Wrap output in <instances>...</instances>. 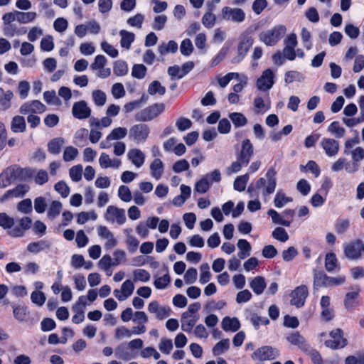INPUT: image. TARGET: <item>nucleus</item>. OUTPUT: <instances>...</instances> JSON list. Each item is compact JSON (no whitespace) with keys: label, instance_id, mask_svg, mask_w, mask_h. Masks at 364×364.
<instances>
[{"label":"nucleus","instance_id":"31","mask_svg":"<svg viewBox=\"0 0 364 364\" xmlns=\"http://www.w3.org/2000/svg\"><path fill=\"white\" fill-rule=\"evenodd\" d=\"M119 36L121 37L120 45L122 48L129 50L135 39L134 33L126 30H121Z\"/></svg>","mask_w":364,"mask_h":364},{"label":"nucleus","instance_id":"26","mask_svg":"<svg viewBox=\"0 0 364 364\" xmlns=\"http://www.w3.org/2000/svg\"><path fill=\"white\" fill-rule=\"evenodd\" d=\"M198 319L199 317L198 315H191L183 312L181 318V329L187 333L191 332Z\"/></svg>","mask_w":364,"mask_h":364},{"label":"nucleus","instance_id":"23","mask_svg":"<svg viewBox=\"0 0 364 364\" xmlns=\"http://www.w3.org/2000/svg\"><path fill=\"white\" fill-rule=\"evenodd\" d=\"M287 341L291 345L297 346L304 353L309 350L311 346L304 337L298 332L289 334L287 336Z\"/></svg>","mask_w":364,"mask_h":364},{"label":"nucleus","instance_id":"27","mask_svg":"<svg viewBox=\"0 0 364 364\" xmlns=\"http://www.w3.org/2000/svg\"><path fill=\"white\" fill-rule=\"evenodd\" d=\"M149 168L151 177L158 181L164 174V164L161 159H155L151 162Z\"/></svg>","mask_w":364,"mask_h":364},{"label":"nucleus","instance_id":"22","mask_svg":"<svg viewBox=\"0 0 364 364\" xmlns=\"http://www.w3.org/2000/svg\"><path fill=\"white\" fill-rule=\"evenodd\" d=\"M22 114L30 113H43L46 111V106L38 100H33L22 105L19 109Z\"/></svg>","mask_w":364,"mask_h":364},{"label":"nucleus","instance_id":"52","mask_svg":"<svg viewBox=\"0 0 364 364\" xmlns=\"http://www.w3.org/2000/svg\"><path fill=\"white\" fill-rule=\"evenodd\" d=\"M118 197L121 200L129 203L132 200V195L129 188L125 185H122L118 188Z\"/></svg>","mask_w":364,"mask_h":364},{"label":"nucleus","instance_id":"54","mask_svg":"<svg viewBox=\"0 0 364 364\" xmlns=\"http://www.w3.org/2000/svg\"><path fill=\"white\" fill-rule=\"evenodd\" d=\"M200 274L199 282L201 284L208 283L211 278L210 267L208 263L202 264L200 267Z\"/></svg>","mask_w":364,"mask_h":364},{"label":"nucleus","instance_id":"40","mask_svg":"<svg viewBox=\"0 0 364 364\" xmlns=\"http://www.w3.org/2000/svg\"><path fill=\"white\" fill-rule=\"evenodd\" d=\"M62 208L63 205L60 201L53 200L50 204L47 211L48 218L50 220H53L60 215Z\"/></svg>","mask_w":364,"mask_h":364},{"label":"nucleus","instance_id":"19","mask_svg":"<svg viewBox=\"0 0 364 364\" xmlns=\"http://www.w3.org/2000/svg\"><path fill=\"white\" fill-rule=\"evenodd\" d=\"M30 187L27 184H19L15 188L8 190L4 195L0 197V202L5 203L8 200L14 198L23 197L28 192Z\"/></svg>","mask_w":364,"mask_h":364},{"label":"nucleus","instance_id":"7","mask_svg":"<svg viewBox=\"0 0 364 364\" xmlns=\"http://www.w3.org/2000/svg\"><path fill=\"white\" fill-rule=\"evenodd\" d=\"M345 256L349 259H358L364 252V242L360 240L351 241L343 245Z\"/></svg>","mask_w":364,"mask_h":364},{"label":"nucleus","instance_id":"25","mask_svg":"<svg viewBox=\"0 0 364 364\" xmlns=\"http://www.w3.org/2000/svg\"><path fill=\"white\" fill-rule=\"evenodd\" d=\"M253 154V146L249 139H245L242 142V149L238 159L245 165H247Z\"/></svg>","mask_w":364,"mask_h":364},{"label":"nucleus","instance_id":"13","mask_svg":"<svg viewBox=\"0 0 364 364\" xmlns=\"http://www.w3.org/2000/svg\"><path fill=\"white\" fill-rule=\"evenodd\" d=\"M221 16L225 21L242 23L245 19V13L240 8L225 6L221 10Z\"/></svg>","mask_w":364,"mask_h":364},{"label":"nucleus","instance_id":"32","mask_svg":"<svg viewBox=\"0 0 364 364\" xmlns=\"http://www.w3.org/2000/svg\"><path fill=\"white\" fill-rule=\"evenodd\" d=\"M14 94L11 90H4L0 87V109L6 110L11 107Z\"/></svg>","mask_w":364,"mask_h":364},{"label":"nucleus","instance_id":"18","mask_svg":"<svg viewBox=\"0 0 364 364\" xmlns=\"http://www.w3.org/2000/svg\"><path fill=\"white\" fill-rule=\"evenodd\" d=\"M134 290V284L131 279L125 280L119 289H116L113 291L114 296L120 301H125L132 296Z\"/></svg>","mask_w":364,"mask_h":364},{"label":"nucleus","instance_id":"64","mask_svg":"<svg viewBox=\"0 0 364 364\" xmlns=\"http://www.w3.org/2000/svg\"><path fill=\"white\" fill-rule=\"evenodd\" d=\"M210 187V182L204 176L196 183L195 191L200 193H206Z\"/></svg>","mask_w":364,"mask_h":364},{"label":"nucleus","instance_id":"34","mask_svg":"<svg viewBox=\"0 0 364 364\" xmlns=\"http://www.w3.org/2000/svg\"><path fill=\"white\" fill-rule=\"evenodd\" d=\"M37 13L35 11H17V22L22 24H27L33 22L37 18Z\"/></svg>","mask_w":364,"mask_h":364},{"label":"nucleus","instance_id":"10","mask_svg":"<svg viewBox=\"0 0 364 364\" xmlns=\"http://www.w3.org/2000/svg\"><path fill=\"white\" fill-rule=\"evenodd\" d=\"M346 343V339L343 337V331L340 328L332 330L329 333V338L324 341L325 346L331 349L342 348Z\"/></svg>","mask_w":364,"mask_h":364},{"label":"nucleus","instance_id":"3","mask_svg":"<svg viewBox=\"0 0 364 364\" xmlns=\"http://www.w3.org/2000/svg\"><path fill=\"white\" fill-rule=\"evenodd\" d=\"M105 220L111 224L122 225L127 222L125 210L116 205H109L104 213Z\"/></svg>","mask_w":364,"mask_h":364},{"label":"nucleus","instance_id":"37","mask_svg":"<svg viewBox=\"0 0 364 364\" xmlns=\"http://www.w3.org/2000/svg\"><path fill=\"white\" fill-rule=\"evenodd\" d=\"M129 349L128 346L124 345L119 346L116 348L115 355L120 359L129 360L134 358L136 354V353L129 350Z\"/></svg>","mask_w":364,"mask_h":364},{"label":"nucleus","instance_id":"57","mask_svg":"<svg viewBox=\"0 0 364 364\" xmlns=\"http://www.w3.org/2000/svg\"><path fill=\"white\" fill-rule=\"evenodd\" d=\"M92 97L96 106L102 107L105 105L107 95L103 91L100 90H94L92 93Z\"/></svg>","mask_w":364,"mask_h":364},{"label":"nucleus","instance_id":"45","mask_svg":"<svg viewBox=\"0 0 364 364\" xmlns=\"http://www.w3.org/2000/svg\"><path fill=\"white\" fill-rule=\"evenodd\" d=\"M230 348V340L223 339L218 342L213 348L214 355H220L226 352Z\"/></svg>","mask_w":364,"mask_h":364},{"label":"nucleus","instance_id":"2","mask_svg":"<svg viewBox=\"0 0 364 364\" xmlns=\"http://www.w3.org/2000/svg\"><path fill=\"white\" fill-rule=\"evenodd\" d=\"M287 28L283 25H277L271 29L262 32L259 40L268 46L276 45L282 37L286 33Z\"/></svg>","mask_w":364,"mask_h":364},{"label":"nucleus","instance_id":"9","mask_svg":"<svg viewBox=\"0 0 364 364\" xmlns=\"http://www.w3.org/2000/svg\"><path fill=\"white\" fill-rule=\"evenodd\" d=\"M275 73L270 68L264 70L256 80V87L258 90L268 92L275 82Z\"/></svg>","mask_w":364,"mask_h":364},{"label":"nucleus","instance_id":"58","mask_svg":"<svg viewBox=\"0 0 364 364\" xmlns=\"http://www.w3.org/2000/svg\"><path fill=\"white\" fill-rule=\"evenodd\" d=\"M43 99L48 104L51 105L60 106L61 105V101L54 90L45 92L43 93Z\"/></svg>","mask_w":364,"mask_h":364},{"label":"nucleus","instance_id":"16","mask_svg":"<svg viewBox=\"0 0 364 364\" xmlns=\"http://www.w3.org/2000/svg\"><path fill=\"white\" fill-rule=\"evenodd\" d=\"M320 146L325 154L329 158L336 157L339 151V142L333 138L323 137L320 142Z\"/></svg>","mask_w":364,"mask_h":364},{"label":"nucleus","instance_id":"33","mask_svg":"<svg viewBox=\"0 0 364 364\" xmlns=\"http://www.w3.org/2000/svg\"><path fill=\"white\" fill-rule=\"evenodd\" d=\"M250 286L256 294L259 295L266 287L265 279L261 276H257L250 282Z\"/></svg>","mask_w":364,"mask_h":364},{"label":"nucleus","instance_id":"21","mask_svg":"<svg viewBox=\"0 0 364 364\" xmlns=\"http://www.w3.org/2000/svg\"><path fill=\"white\" fill-rule=\"evenodd\" d=\"M127 159L137 168L144 166L146 155L144 151L138 148L130 149L127 154Z\"/></svg>","mask_w":364,"mask_h":364},{"label":"nucleus","instance_id":"30","mask_svg":"<svg viewBox=\"0 0 364 364\" xmlns=\"http://www.w3.org/2000/svg\"><path fill=\"white\" fill-rule=\"evenodd\" d=\"M237 247L239 249L237 256L240 259H243L250 255L252 248L247 240L240 239L237 241Z\"/></svg>","mask_w":364,"mask_h":364},{"label":"nucleus","instance_id":"35","mask_svg":"<svg viewBox=\"0 0 364 364\" xmlns=\"http://www.w3.org/2000/svg\"><path fill=\"white\" fill-rule=\"evenodd\" d=\"M327 131L336 138L341 139L346 135V129L341 126L339 122L334 121L331 122L327 128Z\"/></svg>","mask_w":364,"mask_h":364},{"label":"nucleus","instance_id":"53","mask_svg":"<svg viewBox=\"0 0 364 364\" xmlns=\"http://www.w3.org/2000/svg\"><path fill=\"white\" fill-rule=\"evenodd\" d=\"M171 282V277L168 273L162 277L155 278L154 285L157 289H165L168 287Z\"/></svg>","mask_w":364,"mask_h":364},{"label":"nucleus","instance_id":"41","mask_svg":"<svg viewBox=\"0 0 364 364\" xmlns=\"http://www.w3.org/2000/svg\"><path fill=\"white\" fill-rule=\"evenodd\" d=\"M178 46L174 41H169L167 43H162L158 47V51L161 55H165L168 53H174L178 50Z\"/></svg>","mask_w":364,"mask_h":364},{"label":"nucleus","instance_id":"5","mask_svg":"<svg viewBox=\"0 0 364 364\" xmlns=\"http://www.w3.org/2000/svg\"><path fill=\"white\" fill-rule=\"evenodd\" d=\"M23 170L21 168L10 166L0 173V189H4L13 183L22 174Z\"/></svg>","mask_w":364,"mask_h":364},{"label":"nucleus","instance_id":"49","mask_svg":"<svg viewBox=\"0 0 364 364\" xmlns=\"http://www.w3.org/2000/svg\"><path fill=\"white\" fill-rule=\"evenodd\" d=\"M148 92L151 95L157 94L159 95H164L166 92V88L161 85L159 81L154 80L149 84L148 87Z\"/></svg>","mask_w":364,"mask_h":364},{"label":"nucleus","instance_id":"36","mask_svg":"<svg viewBox=\"0 0 364 364\" xmlns=\"http://www.w3.org/2000/svg\"><path fill=\"white\" fill-rule=\"evenodd\" d=\"M26 124L25 119L22 116H15L11 121V129L13 132H23L26 130Z\"/></svg>","mask_w":364,"mask_h":364},{"label":"nucleus","instance_id":"39","mask_svg":"<svg viewBox=\"0 0 364 364\" xmlns=\"http://www.w3.org/2000/svg\"><path fill=\"white\" fill-rule=\"evenodd\" d=\"M88 130L85 128H80L75 132L73 138V143L78 146H83L86 144Z\"/></svg>","mask_w":364,"mask_h":364},{"label":"nucleus","instance_id":"11","mask_svg":"<svg viewBox=\"0 0 364 364\" xmlns=\"http://www.w3.org/2000/svg\"><path fill=\"white\" fill-rule=\"evenodd\" d=\"M309 295V290L306 285L296 287L290 294V303L296 308L302 307Z\"/></svg>","mask_w":364,"mask_h":364},{"label":"nucleus","instance_id":"20","mask_svg":"<svg viewBox=\"0 0 364 364\" xmlns=\"http://www.w3.org/2000/svg\"><path fill=\"white\" fill-rule=\"evenodd\" d=\"M72 114L74 117L78 119L89 118L91 115V109L85 101H79L73 104Z\"/></svg>","mask_w":364,"mask_h":364},{"label":"nucleus","instance_id":"6","mask_svg":"<svg viewBox=\"0 0 364 364\" xmlns=\"http://www.w3.org/2000/svg\"><path fill=\"white\" fill-rule=\"evenodd\" d=\"M165 105L163 103H156L149 106L136 114V119L141 122L150 121L164 112Z\"/></svg>","mask_w":364,"mask_h":364},{"label":"nucleus","instance_id":"50","mask_svg":"<svg viewBox=\"0 0 364 364\" xmlns=\"http://www.w3.org/2000/svg\"><path fill=\"white\" fill-rule=\"evenodd\" d=\"M77 149L73 146H66L63 151V159L65 162L74 161L78 156Z\"/></svg>","mask_w":364,"mask_h":364},{"label":"nucleus","instance_id":"46","mask_svg":"<svg viewBox=\"0 0 364 364\" xmlns=\"http://www.w3.org/2000/svg\"><path fill=\"white\" fill-rule=\"evenodd\" d=\"M304 80V76L301 73L296 70L287 71L284 74V82L287 84H290L294 82H302Z\"/></svg>","mask_w":364,"mask_h":364},{"label":"nucleus","instance_id":"14","mask_svg":"<svg viewBox=\"0 0 364 364\" xmlns=\"http://www.w3.org/2000/svg\"><path fill=\"white\" fill-rule=\"evenodd\" d=\"M253 43V39L248 35H242L237 47V55L232 59V63H239L247 55L250 48Z\"/></svg>","mask_w":364,"mask_h":364},{"label":"nucleus","instance_id":"63","mask_svg":"<svg viewBox=\"0 0 364 364\" xmlns=\"http://www.w3.org/2000/svg\"><path fill=\"white\" fill-rule=\"evenodd\" d=\"M272 235L275 240L282 242H284L289 240V235L283 228H276L273 230Z\"/></svg>","mask_w":364,"mask_h":364},{"label":"nucleus","instance_id":"56","mask_svg":"<svg viewBox=\"0 0 364 364\" xmlns=\"http://www.w3.org/2000/svg\"><path fill=\"white\" fill-rule=\"evenodd\" d=\"M114 73L117 76H124L128 73V66L126 62L123 60H117L114 63Z\"/></svg>","mask_w":364,"mask_h":364},{"label":"nucleus","instance_id":"60","mask_svg":"<svg viewBox=\"0 0 364 364\" xmlns=\"http://www.w3.org/2000/svg\"><path fill=\"white\" fill-rule=\"evenodd\" d=\"M31 300L36 306H42L46 301V296L41 291H33L31 294Z\"/></svg>","mask_w":364,"mask_h":364},{"label":"nucleus","instance_id":"44","mask_svg":"<svg viewBox=\"0 0 364 364\" xmlns=\"http://www.w3.org/2000/svg\"><path fill=\"white\" fill-rule=\"evenodd\" d=\"M291 201L292 198L291 197L287 196L280 191H277L274 199V205L277 208H281Z\"/></svg>","mask_w":364,"mask_h":364},{"label":"nucleus","instance_id":"59","mask_svg":"<svg viewBox=\"0 0 364 364\" xmlns=\"http://www.w3.org/2000/svg\"><path fill=\"white\" fill-rule=\"evenodd\" d=\"M248 318L256 328L261 325H267L269 323L267 317L260 316L255 313L250 314Z\"/></svg>","mask_w":364,"mask_h":364},{"label":"nucleus","instance_id":"15","mask_svg":"<svg viewBox=\"0 0 364 364\" xmlns=\"http://www.w3.org/2000/svg\"><path fill=\"white\" fill-rule=\"evenodd\" d=\"M127 129L125 127H116L107 136L105 140L100 144L101 149H107L112 146V141H118L124 139L127 134Z\"/></svg>","mask_w":364,"mask_h":364},{"label":"nucleus","instance_id":"12","mask_svg":"<svg viewBox=\"0 0 364 364\" xmlns=\"http://www.w3.org/2000/svg\"><path fill=\"white\" fill-rule=\"evenodd\" d=\"M97 235L102 240H105L104 247L106 250H111L117 245V239L114 233L106 226L99 225L97 228Z\"/></svg>","mask_w":364,"mask_h":364},{"label":"nucleus","instance_id":"28","mask_svg":"<svg viewBox=\"0 0 364 364\" xmlns=\"http://www.w3.org/2000/svg\"><path fill=\"white\" fill-rule=\"evenodd\" d=\"M270 105L271 103L269 97L264 100L261 96H257L253 102L255 112L259 114L267 112L270 109Z\"/></svg>","mask_w":364,"mask_h":364},{"label":"nucleus","instance_id":"8","mask_svg":"<svg viewBox=\"0 0 364 364\" xmlns=\"http://www.w3.org/2000/svg\"><path fill=\"white\" fill-rule=\"evenodd\" d=\"M279 355V350L277 348L264 346L257 348L252 355L253 360L264 361L274 360Z\"/></svg>","mask_w":364,"mask_h":364},{"label":"nucleus","instance_id":"48","mask_svg":"<svg viewBox=\"0 0 364 364\" xmlns=\"http://www.w3.org/2000/svg\"><path fill=\"white\" fill-rule=\"evenodd\" d=\"M229 118L235 127L245 126L247 123L245 116L240 112H232L229 114Z\"/></svg>","mask_w":364,"mask_h":364},{"label":"nucleus","instance_id":"29","mask_svg":"<svg viewBox=\"0 0 364 364\" xmlns=\"http://www.w3.org/2000/svg\"><path fill=\"white\" fill-rule=\"evenodd\" d=\"M221 326L225 331L235 332L240 328V323L236 317L225 316L223 318Z\"/></svg>","mask_w":364,"mask_h":364},{"label":"nucleus","instance_id":"4","mask_svg":"<svg viewBox=\"0 0 364 364\" xmlns=\"http://www.w3.org/2000/svg\"><path fill=\"white\" fill-rule=\"evenodd\" d=\"M150 129L145 124H136L132 126L129 130V138L136 144H144L148 139Z\"/></svg>","mask_w":364,"mask_h":364},{"label":"nucleus","instance_id":"47","mask_svg":"<svg viewBox=\"0 0 364 364\" xmlns=\"http://www.w3.org/2000/svg\"><path fill=\"white\" fill-rule=\"evenodd\" d=\"M249 178L248 173L237 176L233 183L234 189L239 192L245 191Z\"/></svg>","mask_w":364,"mask_h":364},{"label":"nucleus","instance_id":"24","mask_svg":"<svg viewBox=\"0 0 364 364\" xmlns=\"http://www.w3.org/2000/svg\"><path fill=\"white\" fill-rule=\"evenodd\" d=\"M99 164L102 168H119L122 165V161L117 158L111 159L107 154L102 152L99 158Z\"/></svg>","mask_w":364,"mask_h":364},{"label":"nucleus","instance_id":"62","mask_svg":"<svg viewBox=\"0 0 364 364\" xmlns=\"http://www.w3.org/2000/svg\"><path fill=\"white\" fill-rule=\"evenodd\" d=\"M82 166L80 164L75 165L70 168L69 171V175L72 181L78 182L82 178Z\"/></svg>","mask_w":364,"mask_h":364},{"label":"nucleus","instance_id":"51","mask_svg":"<svg viewBox=\"0 0 364 364\" xmlns=\"http://www.w3.org/2000/svg\"><path fill=\"white\" fill-rule=\"evenodd\" d=\"M267 214L271 217L272 222L275 224H279L285 227H289L291 222L284 219L276 210L270 209L268 210Z\"/></svg>","mask_w":364,"mask_h":364},{"label":"nucleus","instance_id":"17","mask_svg":"<svg viewBox=\"0 0 364 364\" xmlns=\"http://www.w3.org/2000/svg\"><path fill=\"white\" fill-rule=\"evenodd\" d=\"M150 314L155 315V317L159 320H164L168 318L171 312L169 306H161L157 301H151L147 307Z\"/></svg>","mask_w":364,"mask_h":364},{"label":"nucleus","instance_id":"55","mask_svg":"<svg viewBox=\"0 0 364 364\" xmlns=\"http://www.w3.org/2000/svg\"><path fill=\"white\" fill-rule=\"evenodd\" d=\"M134 281L147 282L150 280L151 275L148 271L144 269H136L133 271Z\"/></svg>","mask_w":364,"mask_h":364},{"label":"nucleus","instance_id":"42","mask_svg":"<svg viewBox=\"0 0 364 364\" xmlns=\"http://www.w3.org/2000/svg\"><path fill=\"white\" fill-rule=\"evenodd\" d=\"M97 219V214L94 210L89 212H80L77 215V223L83 225L89 220L95 221Z\"/></svg>","mask_w":364,"mask_h":364},{"label":"nucleus","instance_id":"43","mask_svg":"<svg viewBox=\"0 0 364 364\" xmlns=\"http://www.w3.org/2000/svg\"><path fill=\"white\" fill-rule=\"evenodd\" d=\"M50 247V244L44 240H41L38 242H31L27 246V250L30 252L38 253L41 252L46 249H48Z\"/></svg>","mask_w":364,"mask_h":364},{"label":"nucleus","instance_id":"61","mask_svg":"<svg viewBox=\"0 0 364 364\" xmlns=\"http://www.w3.org/2000/svg\"><path fill=\"white\" fill-rule=\"evenodd\" d=\"M102 50L112 58H115L118 56L119 52L113 46L109 44L108 42L103 41L100 43Z\"/></svg>","mask_w":364,"mask_h":364},{"label":"nucleus","instance_id":"1","mask_svg":"<svg viewBox=\"0 0 364 364\" xmlns=\"http://www.w3.org/2000/svg\"><path fill=\"white\" fill-rule=\"evenodd\" d=\"M276 172L273 168H269L265 174L264 177L259 178L255 183V189L259 191L262 195L264 197L272 194L274 192L277 181ZM248 193L252 194L255 190L252 186H249L247 189Z\"/></svg>","mask_w":364,"mask_h":364},{"label":"nucleus","instance_id":"38","mask_svg":"<svg viewBox=\"0 0 364 364\" xmlns=\"http://www.w3.org/2000/svg\"><path fill=\"white\" fill-rule=\"evenodd\" d=\"M65 142V139L62 137H57L52 139L48 144V151L52 154H58L60 152L61 148L64 145Z\"/></svg>","mask_w":364,"mask_h":364}]
</instances>
